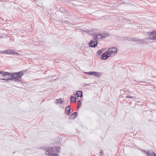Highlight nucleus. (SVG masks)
<instances>
[{
    "mask_svg": "<svg viewBox=\"0 0 156 156\" xmlns=\"http://www.w3.org/2000/svg\"><path fill=\"white\" fill-rule=\"evenodd\" d=\"M56 103L57 104H58V103H60V104H63V103L64 102V99L62 100L61 98H60L59 99H56Z\"/></svg>",
    "mask_w": 156,
    "mask_h": 156,
    "instance_id": "15",
    "label": "nucleus"
},
{
    "mask_svg": "<svg viewBox=\"0 0 156 156\" xmlns=\"http://www.w3.org/2000/svg\"><path fill=\"white\" fill-rule=\"evenodd\" d=\"M136 39L137 40L138 38H133V41H133L134 42H136L135 41V40H136Z\"/></svg>",
    "mask_w": 156,
    "mask_h": 156,
    "instance_id": "27",
    "label": "nucleus"
},
{
    "mask_svg": "<svg viewBox=\"0 0 156 156\" xmlns=\"http://www.w3.org/2000/svg\"><path fill=\"white\" fill-rule=\"evenodd\" d=\"M87 83H84V85H83V87H85L86 86H87Z\"/></svg>",
    "mask_w": 156,
    "mask_h": 156,
    "instance_id": "29",
    "label": "nucleus"
},
{
    "mask_svg": "<svg viewBox=\"0 0 156 156\" xmlns=\"http://www.w3.org/2000/svg\"><path fill=\"white\" fill-rule=\"evenodd\" d=\"M123 38H124L125 40L127 39H128V41H133V38H127V37H123Z\"/></svg>",
    "mask_w": 156,
    "mask_h": 156,
    "instance_id": "22",
    "label": "nucleus"
},
{
    "mask_svg": "<svg viewBox=\"0 0 156 156\" xmlns=\"http://www.w3.org/2000/svg\"><path fill=\"white\" fill-rule=\"evenodd\" d=\"M98 41L96 38H94L91 40L90 41L89 43V46L90 47L94 48L98 45Z\"/></svg>",
    "mask_w": 156,
    "mask_h": 156,
    "instance_id": "3",
    "label": "nucleus"
},
{
    "mask_svg": "<svg viewBox=\"0 0 156 156\" xmlns=\"http://www.w3.org/2000/svg\"><path fill=\"white\" fill-rule=\"evenodd\" d=\"M135 41L137 42L140 44H146L147 43V42L146 41H144V39H138L137 40V39Z\"/></svg>",
    "mask_w": 156,
    "mask_h": 156,
    "instance_id": "13",
    "label": "nucleus"
},
{
    "mask_svg": "<svg viewBox=\"0 0 156 156\" xmlns=\"http://www.w3.org/2000/svg\"><path fill=\"white\" fill-rule=\"evenodd\" d=\"M0 74L1 75V76L2 77H5V78H6L7 77V76L6 77V76L10 75V73L0 71Z\"/></svg>",
    "mask_w": 156,
    "mask_h": 156,
    "instance_id": "8",
    "label": "nucleus"
},
{
    "mask_svg": "<svg viewBox=\"0 0 156 156\" xmlns=\"http://www.w3.org/2000/svg\"><path fill=\"white\" fill-rule=\"evenodd\" d=\"M60 147L45 148L44 147H42L41 148L46 150L48 153H46L50 156H58V153L60 152Z\"/></svg>",
    "mask_w": 156,
    "mask_h": 156,
    "instance_id": "2",
    "label": "nucleus"
},
{
    "mask_svg": "<svg viewBox=\"0 0 156 156\" xmlns=\"http://www.w3.org/2000/svg\"><path fill=\"white\" fill-rule=\"evenodd\" d=\"M81 105V100H79L77 102V108L78 109L80 106Z\"/></svg>",
    "mask_w": 156,
    "mask_h": 156,
    "instance_id": "20",
    "label": "nucleus"
},
{
    "mask_svg": "<svg viewBox=\"0 0 156 156\" xmlns=\"http://www.w3.org/2000/svg\"><path fill=\"white\" fill-rule=\"evenodd\" d=\"M126 98H130L134 99H136V97H133L132 96H129V95L127 96H126Z\"/></svg>",
    "mask_w": 156,
    "mask_h": 156,
    "instance_id": "23",
    "label": "nucleus"
},
{
    "mask_svg": "<svg viewBox=\"0 0 156 156\" xmlns=\"http://www.w3.org/2000/svg\"><path fill=\"white\" fill-rule=\"evenodd\" d=\"M13 54L16 55H20L19 53L17 52H16L14 51V52L13 53Z\"/></svg>",
    "mask_w": 156,
    "mask_h": 156,
    "instance_id": "25",
    "label": "nucleus"
},
{
    "mask_svg": "<svg viewBox=\"0 0 156 156\" xmlns=\"http://www.w3.org/2000/svg\"><path fill=\"white\" fill-rule=\"evenodd\" d=\"M61 22L63 24H68L69 25H71L72 24V23L71 22L63 20L61 21Z\"/></svg>",
    "mask_w": 156,
    "mask_h": 156,
    "instance_id": "14",
    "label": "nucleus"
},
{
    "mask_svg": "<svg viewBox=\"0 0 156 156\" xmlns=\"http://www.w3.org/2000/svg\"><path fill=\"white\" fill-rule=\"evenodd\" d=\"M96 77H97L98 78H99L101 76L100 74L99 73H98L94 72L93 75Z\"/></svg>",
    "mask_w": 156,
    "mask_h": 156,
    "instance_id": "18",
    "label": "nucleus"
},
{
    "mask_svg": "<svg viewBox=\"0 0 156 156\" xmlns=\"http://www.w3.org/2000/svg\"><path fill=\"white\" fill-rule=\"evenodd\" d=\"M75 95V96L76 95L77 96V98L79 99V98H78V97H83L82 92L81 91H78L76 92Z\"/></svg>",
    "mask_w": 156,
    "mask_h": 156,
    "instance_id": "12",
    "label": "nucleus"
},
{
    "mask_svg": "<svg viewBox=\"0 0 156 156\" xmlns=\"http://www.w3.org/2000/svg\"><path fill=\"white\" fill-rule=\"evenodd\" d=\"M27 71V70H22L18 72L10 73V75L7 76L9 77H7V78H3L0 79V80H6L7 81H8L9 80H14L16 82L22 83L23 82L21 79L22 78V76L24 75V73Z\"/></svg>",
    "mask_w": 156,
    "mask_h": 156,
    "instance_id": "1",
    "label": "nucleus"
},
{
    "mask_svg": "<svg viewBox=\"0 0 156 156\" xmlns=\"http://www.w3.org/2000/svg\"><path fill=\"white\" fill-rule=\"evenodd\" d=\"M71 108L69 105H68L65 108V113L67 115H69L70 113Z\"/></svg>",
    "mask_w": 156,
    "mask_h": 156,
    "instance_id": "9",
    "label": "nucleus"
},
{
    "mask_svg": "<svg viewBox=\"0 0 156 156\" xmlns=\"http://www.w3.org/2000/svg\"><path fill=\"white\" fill-rule=\"evenodd\" d=\"M77 115L78 113L77 112H74L69 115V119H74L76 118Z\"/></svg>",
    "mask_w": 156,
    "mask_h": 156,
    "instance_id": "11",
    "label": "nucleus"
},
{
    "mask_svg": "<svg viewBox=\"0 0 156 156\" xmlns=\"http://www.w3.org/2000/svg\"><path fill=\"white\" fill-rule=\"evenodd\" d=\"M144 152L147 156H156V154L151 151H144Z\"/></svg>",
    "mask_w": 156,
    "mask_h": 156,
    "instance_id": "10",
    "label": "nucleus"
},
{
    "mask_svg": "<svg viewBox=\"0 0 156 156\" xmlns=\"http://www.w3.org/2000/svg\"><path fill=\"white\" fill-rule=\"evenodd\" d=\"M152 33H153V34H154V35L155 36H156V31L155 30V31H152Z\"/></svg>",
    "mask_w": 156,
    "mask_h": 156,
    "instance_id": "26",
    "label": "nucleus"
},
{
    "mask_svg": "<svg viewBox=\"0 0 156 156\" xmlns=\"http://www.w3.org/2000/svg\"><path fill=\"white\" fill-rule=\"evenodd\" d=\"M14 52V51L13 50L11 49H9L7 50H5L3 51H0V53L1 54H5L9 55L13 54Z\"/></svg>",
    "mask_w": 156,
    "mask_h": 156,
    "instance_id": "5",
    "label": "nucleus"
},
{
    "mask_svg": "<svg viewBox=\"0 0 156 156\" xmlns=\"http://www.w3.org/2000/svg\"><path fill=\"white\" fill-rule=\"evenodd\" d=\"M146 34H147L149 36L148 37L149 39L156 40V36H154L152 32H146Z\"/></svg>",
    "mask_w": 156,
    "mask_h": 156,
    "instance_id": "6",
    "label": "nucleus"
},
{
    "mask_svg": "<svg viewBox=\"0 0 156 156\" xmlns=\"http://www.w3.org/2000/svg\"><path fill=\"white\" fill-rule=\"evenodd\" d=\"M148 39H149L148 38H148H145L144 40H147Z\"/></svg>",
    "mask_w": 156,
    "mask_h": 156,
    "instance_id": "30",
    "label": "nucleus"
},
{
    "mask_svg": "<svg viewBox=\"0 0 156 156\" xmlns=\"http://www.w3.org/2000/svg\"><path fill=\"white\" fill-rule=\"evenodd\" d=\"M76 98H75L73 96H71L70 97V102H76Z\"/></svg>",
    "mask_w": 156,
    "mask_h": 156,
    "instance_id": "16",
    "label": "nucleus"
},
{
    "mask_svg": "<svg viewBox=\"0 0 156 156\" xmlns=\"http://www.w3.org/2000/svg\"><path fill=\"white\" fill-rule=\"evenodd\" d=\"M111 56L109 52L107 51L104 52L101 55L100 59L101 60H106Z\"/></svg>",
    "mask_w": 156,
    "mask_h": 156,
    "instance_id": "4",
    "label": "nucleus"
},
{
    "mask_svg": "<svg viewBox=\"0 0 156 156\" xmlns=\"http://www.w3.org/2000/svg\"><path fill=\"white\" fill-rule=\"evenodd\" d=\"M102 152L103 151L101 150L100 152V154H101V155H102V156H103V155H102Z\"/></svg>",
    "mask_w": 156,
    "mask_h": 156,
    "instance_id": "28",
    "label": "nucleus"
},
{
    "mask_svg": "<svg viewBox=\"0 0 156 156\" xmlns=\"http://www.w3.org/2000/svg\"><path fill=\"white\" fill-rule=\"evenodd\" d=\"M96 36V38L98 39H101L102 38L103 36H102V34H96L95 35Z\"/></svg>",
    "mask_w": 156,
    "mask_h": 156,
    "instance_id": "17",
    "label": "nucleus"
},
{
    "mask_svg": "<svg viewBox=\"0 0 156 156\" xmlns=\"http://www.w3.org/2000/svg\"><path fill=\"white\" fill-rule=\"evenodd\" d=\"M84 74L88 75H93L94 72H84Z\"/></svg>",
    "mask_w": 156,
    "mask_h": 156,
    "instance_id": "21",
    "label": "nucleus"
},
{
    "mask_svg": "<svg viewBox=\"0 0 156 156\" xmlns=\"http://www.w3.org/2000/svg\"><path fill=\"white\" fill-rule=\"evenodd\" d=\"M108 34L107 33H105L103 34H102V36H103L102 38H104L106 36H107L108 35Z\"/></svg>",
    "mask_w": 156,
    "mask_h": 156,
    "instance_id": "24",
    "label": "nucleus"
},
{
    "mask_svg": "<svg viewBox=\"0 0 156 156\" xmlns=\"http://www.w3.org/2000/svg\"><path fill=\"white\" fill-rule=\"evenodd\" d=\"M103 49H102L101 50H99L97 52V56H99L102 53V51H104Z\"/></svg>",
    "mask_w": 156,
    "mask_h": 156,
    "instance_id": "19",
    "label": "nucleus"
},
{
    "mask_svg": "<svg viewBox=\"0 0 156 156\" xmlns=\"http://www.w3.org/2000/svg\"><path fill=\"white\" fill-rule=\"evenodd\" d=\"M104 153H103L102 152V155H104Z\"/></svg>",
    "mask_w": 156,
    "mask_h": 156,
    "instance_id": "32",
    "label": "nucleus"
},
{
    "mask_svg": "<svg viewBox=\"0 0 156 156\" xmlns=\"http://www.w3.org/2000/svg\"><path fill=\"white\" fill-rule=\"evenodd\" d=\"M134 81H136H136H135V80H134ZM137 82H140V81H137Z\"/></svg>",
    "mask_w": 156,
    "mask_h": 156,
    "instance_id": "31",
    "label": "nucleus"
},
{
    "mask_svg": "<svg viewBox=\"0 0 156 156\" xmlns=\"http://www.w3.org/2000/svg\"><path fill=\"white\" fill-rule=\"evenodd\" d=\"M111 55V54H113V53H116L117 51V48L115 47H112L109 48L108 51Z\"/></svg>",
    "mask_w": 156,
    "mask_h": 156,
    "instance_id": "7",
    "label": "nucleus"
}]
</instances>
